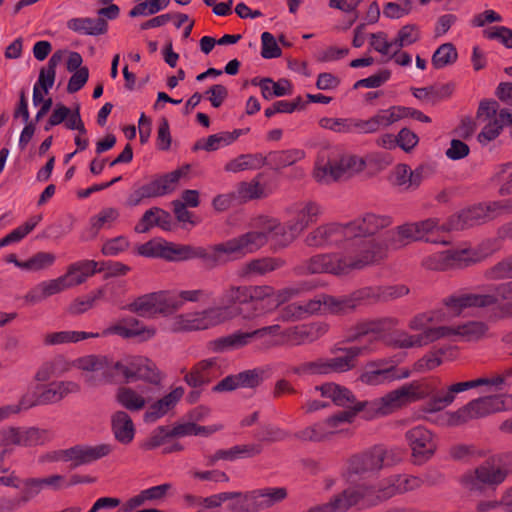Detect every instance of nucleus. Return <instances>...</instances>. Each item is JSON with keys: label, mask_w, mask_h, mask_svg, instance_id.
I'll use <instances>...</instances> for the list:
<instances>
[{"label": "nucleus", "mask_w": 512, "mask_h": 512, "mask_svg": "<svg viewBox=\"0 0 512 512\" xmlns=\"http://www.w3.org/2000/svg\"><path fill=\"white\" fill-rule=\"evenodd\" d=\"M229 137L226 136L225 132H220L217 134H213L208 136L207 139H200L192 147L194 152L198 150H205L207 152H212L218 150L222 146L229 145Z\"/></svg>", "instance_id": "13d9d810"}, {"label": "nucleus", "mask_w": 512, "mask_h": 512, "mask_svg": "<svg viewBox=\"0 0 512 512\" xmlns=\"http://www.w3.org/2000/svg\"><path fill=\"white\" fill-rule=\"evenodd\" d=\"M265 371L262 368H254L242 371L237 374L239 387L256 388L264 380Z\"/></svg>", "instance_id": "774afa93"}, {"label": "nucleus", "mask_w": 512, "mask_h": 512, "mask_svg": "<svg viewBox=\"0 0 512 512\" xmlns=\"http://www.w3.org/2000/svg\"><path fill=\"white\" fill-rule=\"evenodd\" d=\"M286 265V261L279 257H262L245 263L241 270L242 277L252 275L264 276Z\"/></svg>", "instance_id": "cd10ccee"}, {"label": "nucleus", "mask_w": 512, "mask_h": 512, "mask_svg": "<svg viewBox=\"0 0 512 512\" xmlns=\"http://www.w3.org/2000/svg\"><path fill=\"white\" fill-rule=\"evenodd\" d=\"M112 452L110 444H99L96 446L75 445L68 448L69 462L71 468L86 465L101 459Z\"/></svg>", "instance_id": "6ab92c4d"}, {"label": "nucleus", "mask_w": 512, "mask_h": 512, "mask_svg": "<svg viewBox=\"0 0 512 512\" xmlns=\"http://www.w3.org/2000/svg\"><path fill=\"white\" fill-rule=\"evenodd\" d=\"M98 333L78 332V331H60L48 333L43 338V343L46 346H53L65 343H76L88 338L98 337Z\"/></svg>", "instance_id": "58836bf2"}, {"label": "nucleus", "mask_w": 512, "mask_h": 512, "mask_svg": "<svg viewBox=\"0 0 512 512\" xmlns=\"http://www.w3.org/2000/svg\"><path fill=\"white\" fill-rule=\"evenodd\" d=\"M458 53L452 43L440 45L432 56V65L435 69H441L456 62Z\"/></svg>", "instance_id": "de8ad7c7"}, {"label": "nucleus", "mask_w": 512, "mask_h": 512, "mask_svg": "<svg viewBox=\"0 0 512 512\" xmlns=\"http://www.w3.org/2000/svg\"><path fill=\"white\" fill-rule=\"evenodd\" d=\"M507 476L505 470L490 464L481 465L474 473H466L461 478V483L472 492L482 493L485 485H498Z\"/></svg>", "instance_id": "4468645a"}, {"label": "nucleus", "mask_w": 512, "mask_h": 512, "mask_svg": "<svg viewBox=\"0 0 512 512\" xmlns=\"http://www.w3.org/2000/svg\"><path fill=\"white\" fill-rule=\"evenodd\" d=\"M444 354L445 350L443 349L429 351L414 363L413 370L415 372L424 373L435 369L442 364V356Z\"/></svg>", "instance_id": "6e6d98bb"}, {"label": "nucleus", "mask_w": 512, "mask_h": 512, "mask_svg": "<svg viewBox=\"0 0 512 512\" xmlns=\"http://www.w3.org/2000/svg\"><path fill=\"white\" fill-rule=\"evenodd\" d=\"M63 59V51L58 50L49 58L47 67L41 68L38 83L45 93L53 86L56 75V67Z\"/></svg>", "instance_id": "c03bdc74"}, {"label": "nucleus", "mask_w": 512, "mask_h": 512, "mask_svg": "<svg viewBox=\"0 0 512 512\" xmlns=\"http://www.w3.org/2000/svg\"><path fill=\"white\" fill-rule=\"evenodd\" d=\"M315 390L319 391L322 397L331 399L336 406L345 409H351V407L356 406L360 402L357 401L350 389L334 382H326L315 386Z\"/></svg>", "instance_id": "412c9836"}, {"label": "nucleus", "mask_w": 512, "mask_h": 512, "mask_svg": "<svg viewBox=\"0 0 512 512\" xmlns=\"http://www.w3.org/2000/svg\"><path fill=\"white\" fill-rule=\"evenodd\" d=\"M48 440V432L35 427L22 429L13 427L12 445L32 447L43 445Z\"/></svg>", "instance_id": "72a5a7b5"}, {"label": "nucleus", "mask_w": 512, "mask_h": 512, "mask_svg": "<svg viewBox=\"0 0 512 512\" xmlns=\"http://www.w3.org/2000/svg\"><path fill=\"white\" fill-rule=\"evenodd\" d=\"M247 299L246 286L231 285L221 295V307H235Z\"/></svg>", "instance_id": "bf43d9fd"}, {"label": "nucleus", "mask_w": 512, "mask_h": 512, "mask_svg": "<svg viewBox=\"0 0 512 512\" xmlns=\"http://www.w3.org/2000/svg\"><path fill=\"white\" fill-rule=\"evenodd\" d=\"M296 271L302 275L312 274H333L336 276L347 275L343 254L338 253H324L316 254L304 260Z\"/></svg>", "instance_id": "9b49d317"}, {"label": "nucleus", "mask_w": 512, "mask_h": 512, "mask_svg": "<svg viewBox=\"0 0 512 512\" xmlns=\"http://www.w3.org/2000/svg\"><path fill=\"white\" fill-rule=\"evenodd\" d=\"M305 287V284H300L296 287H285L279 290H275L273 288L270 311L277 309L279 306L288 302L290 299L300 295L305 290Z\"/></svg>", "instance_id": "052dcab7"}, {"label": "nucleus", "mask_w": 512, "mask_h": 512, "mask_svg": "<svg viewBox=\"0 0 512 512\" xmlns=\"http://www.w3.org/2000/svg\"><path fill=\"white\" fill-rule=\"evenodd\" d=\"M512 299V281L496 285L488 294H462L450 296L444 300V304L450 309L453 315H460L464 308L468 307H489L496 305L499 301Z\"/></svg>", "instance_id": "20e7f679"}, {"label": "nucleus", "mask_w": 512, "mask_h": 512, "mask_svg": "<svg viewBox=\"0 0 512 512\" xmlns=\"http://www.w3.org/2000/svg\"><path fill=\"white\" fill-rule=\"evenodd\" d=\"M262 503L265 505V510L273 507L274 505L284 501L288 496V491L285 487H267L259 489Z\"/></svg>", "instance_id": "69168bd1"}, {"label": "nucleus", "mask_w": 512, "mask_h": 512, "mask_svg": "<svg viewBox=\"0 0 512 512\" xmlns=\"http://www.w3.org/2000/svg\"><path fill=\"white\" fill-rule=\"evenodd\" d=\"M467 250H447L428 256L423 266L429 270L445 271L453 267H461L467 261Z\"/></svg>", "instance_id": "aec40b11"}, {"label": "nucleus", "mask_w": 512, "mask_h": 512, "mask_svg": "<svg viewBox=\"0 0 512 512\" xmlns=\"http://www.w3.org/2000/svg\"><path fill=\"white\" fill-rule=\"evenodd\" d=\"M286 86H290L289 81L282 79L278 82H274L271 78H262L259 81V87L263 98L270 100L273 97H281L289 94V89Z\"/></svg>", "instance_id": "49530a36"}, {"label": "nucleus", "mask_w": 512, "mask_h": 512, "mask_svg": "<svg viewBox=\"0 0 512 512\" xmlns=\"http://www.w3.org/2000/svg\"><path fill=\"white\" fill-rule=\"evenodd\" d=\"M280 325L275 324L256 329L251 332L236 331L229 335L216 338L207 343V349L214 353H223L229 350H236L249 345L254 339L266 335H276Z\"/></svg>", "instance_id": "423d86ee"}, {"label": "nucleus", "mask_w": 512, "mask_h": 512, "mask_svg": "<svg viewBox=\"0 0 512 512\" xmlns=\"http://www.w3.org/2000/svg\"><path fill=\"white\" fill-rule=\"evenodd\" d=\"M132 359L126 364L121 361L113 362L108 359V365L104 370L103 380L105 383H130L132 381Z\"/></svg>", "instance_id": "f704fd0d"}, {"label": "nucleus", "mask_w": 512, "mask_h": 512, "mask_svg": "<svg viewBox=\"0 0 512 512\" xmlns=\"http://www.w3.org/2000/svg\"><path fill=\"white\" fill-rule=\"evenodd\" d=\"M59 397L53 383L49 385H37L36 391L24 394L20 401V407L28 409L39 405H48L59 402Z\"/></svg>", "instance_id": "bb28decb"}, {"label": "nucleus", "mask_w": 512, "mask_h": 512, "mask_svg": "<svg viewBox=\"0 0 512 512\" xmlns=\"http://www.w3.org/2000/svg\"><path fill=\"white\" fill-rule=\"evenodd\" d=\"M353 251L343 254L347 273L375 265L388 255L390 246H394L395 233L386 231L379 237L352 239Z\"/></svg>", "instance_id": "f03ea898"}, {"label": "nucleus", "mask_w": 512, "mask_h": 512, "mask_svg": "<svg viewBox=\"0 0 512 512\" xmlns=\"http://www.w3.org/2000/svg\"><path fill=\"white\" fill-rule=\"evenodd\" d=\"M391 224L392 218L388 215L366 213L363 216L345 224L346 235L348 240L360 237L369 238L368 236L375 235L381 229H384Z\"/></svg>", "instance_id": "ddd939ff"}, {"label": "nucleus", "mask_w": 512, "mask_h": 512, "mask_svg": "<svg viewBox=\"0 0 512 512\" xmlns=\"http://www.w3.org/2000/svg\"><path fill=\"white\" fill-rule=\"evenodd\" d=\"M504 408V402L499 396H486L474 399L449 417L450 425H461L472 419L485 417Z\"/></svg>", "instance_id": "1a4fd4ad"}, {"label": "nucleus", "mask_w": 512, "mask_h": 512, "mask_svg": "<svg viewBox=\"0 0 512 512\" xmlns=\"http://www.w3.org/2000/svg\"><path fill=\"white\" fill-rule=\"evenodd\" d=\"M453 91V86L444 84L441 86L431 85L424 88H411L413 96L421 101L435 105L440 100L448 98Z\"/></svg>", "instance_id": "e433bc0d"}, {"label": "nucleus", "mask_w": 512, "mask_h": 512, "mask_svg": "<svg viewBox=\"0 0 512 512\" xmlns=\"http://www.w3.org/2000/svg\"><path fill=\"white\" fill-rule=\"evenodd\" d=\"M267 239L263 233L249 231L225 242L215 244V257L218 258L217 266L230 261V255L244 256L258 251L266 245Z\"/></svg>", "instance_id": "39448f33"}, {"label": "nucleus", "mask_w": 512, "mask_h": 512, "mask_svg": "<svg viewBox=\"0 0 512 512\" xmlns=\"http://www.w3.org/2000/svg\"><path fill=\"white\" fill-rule=\"evenodd\" d=\"M98 262L94 260H83L71 264L63 276H68L66 281L69 288L80 285L86 281L89 276L97 272Z\"/></svg>", "instance_id": "473e14b6"}, {"label": "nucleus", "mask_w": 512, "mask_h": 512, "mask_svg": "<svg viewBox=\"0 0 512 512\" xmlns=\"http://www.w3.org/2000/svg\"><path fill=\"white\" fill-rule=\"evenodd\" d=\"M290 372L298 376L326 375L324 358L319 357L313 361L292 366Z\"/></svg>", "instance_id": "4d7b16f0"}, {"label": "nucleus", "mask_w": 512, "mask_h": 512, "mask_svg": "<svg viewBox=\"0 0 512 512\" xmlns=\"http://www.w3.org/2000/svg\"><path fill=\"white\" fill-rule=\"evenodd\" d=\"M55 255L50 252H38L32 257L24 261L22 265L23 270L40 271L53 265L55 262Z\"/></svg>", "instance_id": "680f3d73"}, {"label": "nucleus", "mask_w": 512, "mask_h": 512, "mask_svg": "<svg viewBox=\"0 0 512 512\" xmlns=\"http://www.w3.org/2000/svg\"><path fill=\"white\" fill-rule=\"evenodd\" d=\"M226 310L225 322L235 317H241L244 320H252L259 316L263 311V306L257 305L250 299H246L245 302L235 307H220Z\"/></svg>", "instance_id": "79ce46f5"}, {"label": "nucleus", "mask_w": 512, "mask_h": 512, "mask_svg": "<svg viewBox=\"0 0 512 512\" xmlns=\"http://www.w3.org/2000/svg\"><path fill=\"white\" fill-rule=\"evenodd\" d=\"M326 375L333 373H345L356 367L353 356L324 358Z\"/></svg>", "instance_id": "338daca9"}, {"label": "nucleus", "mask_w": 512, "mask_h": 512, "mask_svg": "<svg viewBox=\"0 0 512 512\" xmlns=\"http://www.w3.org/2000/svg\"><path fill=\"white\" fill-rule=\"evenodd\" d=\"M427 392L418 382H411L393 390L371 403L359 402L351 409H345L324 420L326 428H336L342 423H352L357 413L363 411L368 405L377 415H387L409 403L424 399Z\"/></svg>", "instance_id": "f257e3e1"}, {"label": "nucleus", "mask_w": 512, "mask_h": 512, "mask_svg": "<svg viewBox=\"0 0 512 512\" xmlns=\"http://www.w3.org/2000/svg\"><path fill=\"white\" fill-rule=\"evenodd\" d=\"M505 125H507V122L505 119L501 120L500 110L498 116L490 120L478 134V142L482 145H487L489 142L495 140L500 135Z\"/></svg>", "instance_id": "864d4df0"}, {"label": "nucleus", "mask_w": 512, "mask_h": 512, "mask_svg": "<svg viewBox=\"0 0 512 512\" xmlns=\"http://www.w3.org/2000/svg\"><path fill=\"white\" fill-rule=\"evenodd\" d=\"M347 240L345 224L328 223L309 232L304 242L308 247L320 248L337 245Z\"/></svg>", "instance_id": "f3484780"}, {"label": "nucleus", "mask_w": 512, "mask_h": 512, "mask_svg": "<svg viewBox=\"0 0 512 512\" xmlns=\"http://www.w3.org/2000/svg\"><path fill=\"white\" fill-rule=\"evenodd\" d=\"M116 401L126 410L136 412L146 406V399L130 387H120L116 393Z\"/></svg>", "instance_id": "a19ab883"}, {"label": "nucleus", "mask_w": 512, "mask_h": 512, "mask_svg": "<svg viewBox=\"0 0 512 512\" xmlns=\"http://www.w3.org/2000/svg\"><path fill=\"white\" fill-rule=\"evenodd\" d=\"M321 214V207L314 201L300 203L295 209V217L287 224L291 236L281 242V247L287 246L296 236L303 232L311 224L317 222Z\"/></svg>", "instance_id": "dca6fc26"}, {"label": "nucleus", "mask_w": 512, "mask_h": 512, "mask_svg": "<svg viewBox=\"0 0 512 512\" xmlns=\"http://www.w3.org/2000/svg\"><path fill=\"white\" fill-rule=\"evenodd\" d=\"M381 458L376 453L375 448L351 457L349 461L348 471L350 474L358 476H366L378 472L382 469Z\"/></svg>", "instance_id": "b1692460"}, {"label": "nucleus", "mask_w": 512, "mask_h": 512, "mask_svg": "<svg viewBox=\"0 0 512 512\" xmlns=\"http://www.w3.org/2000/svg\"><path fill=\"white\" fill-rule=\"evenodd\" d=\"M111 429L115 439L121 444L131 443L135 436V427L129 414L119 410L111 416Z\"/></svg>", "instance_id": "a878e982"}, {"label": "nucleus", "mask_w": 512, "mask_h": 512, "mask_svg": "<svg viewBox=\"0 0 512 512\" xmlns=\"http://www.w3.org/2000/svg\"><path fill=\"white\" fill-rule=\"evenodd\" d=\"M132 381L144 380L151 384H159L161 377L156 365L147 358L132 359Z\"/></svg>", "instance_id": "c9c22d12"}, {"label": "nucleus", "mask_w": 512, "mask_h": 512, "mask_svg": "<svg viewBox=\"0 0 512 512\" xmlns=\"http://www.w3.org/2000/svg\"><path fill=\"white\" fill-rule=\"evenodd\" d=\"M157 313L171 314L182 306V300L178 295H173L166 292L156 293Z\"/></svg>", "instance_id": "e2e57ef3"}, {"label": "nucleus", "mask_w": 512, "mask_h": 512, "mask_svg": "<svg viewBox=\"0 0 512 512\" xmlns=\"http://www.w3.org/2000/svg\"><path fill=\"white\" fill-rule=\"evenodd\" d=\"M156 331L154 328L150 327H141V328H128L121 321L118 324H115L109 328H107L103 334H117L125 339L129 338H139L142 341L148 340L155 335Z\"/></svg>", "instance_id": "37998d69"}, {"label": "nucleus", "mask_w": 512, "mask_h": 512, "mask_svg": "<svg viewBox=\"0 0 512 512\" xmlns=\"http://www.w3.org/2000/svg\"><path fill=\"white\" fill-rule=\"evenodd\" d=\"M263 174L259 173L251 182H240L237 187L238 196L244 201L266 197L264 187L260 183Z\"/></svg>", "instance_id": "a18cd8bd"}, {"label": "nucleus", "mask_w": 512, "mask_h": 512, "mask_svg": "<svg viewBox=\"0 0 512 512\" xmlns=\"http://www.w3.org/2000/svg\"><path fill=\"white\" fill-rule=\"evenodd\" d=\"M421 485L422 480L416 476H393L388 480V484L386 486H381L382 499L386 501L396 494L415 490Z\"/></svg>", "instance_id": "2f4dec72"}, {"label": "nucleus", "mask_w": 512, "mask_h": 512, "mask_svg": "<svg viewBox=\"0 0 512 512\" xmlns=\"http://www.w3.org/2000/svg\"><path fill=\"white\" fill-rule=\"evenodd\" d=\"M156 293H150L138 297L134 302L127 305V309L140 316H147L157 313Z\"/></svg>", "instance_id": "8fccbe9b"}, {"label": "nucleus", "mask_w": 512, "mask_h": 512, "mask_svg": "<svg viewBox=\"0 0 512 512\" xmlns=\"http://www.w3.org/2000/svg\"><path fill=\"white\" fill-rule=\"evenodd\" d=\"M348 497L352 507L358 506L359 509L371 508L384 501L381 487L375 488L367 485L348 487Z\"/></svg>", "instance_id": "4be33fe9"}, {"label": "nucleus", "mask_w": 512, "mask_h": 512, "mask_svg": "<svg viewBox=\"0 0 512 512\" xmlns=\"http://www.w3.org/2000/svg\"><path fill=\"white\" fill-rule=\"evenodd\" d=\"M387 363L388 361L385 359L368 362L366 365L367 369L359 376V380L367 385H379L385 381L395 380V366L376 369V367L386 365Z\"/></svg>", "instance_id": "393cba45"}, {"label": "nucleus", "mask_w": 512, "mask_h": 512, "mask_svg": "<svg viewBox=\"0 0 512 512\" xmlns=\"http://www.w3.org/2000/svg\"><path fill=\"white\" fill-rule=\"evenodd\" d=\"M366 166L365 161L357 156H345L339 161L328 162L314 172L317 182L328 184L343 178H350L355 173L361 172Z\"/></svg>", "instance_id": "6e6552de"}, {"label": "nucleus", "mask_w": 512, "mask_h": 512, "mask_svg": "<svg viewBox=\"0 0 512 512\" xmlns=\"http://www.w3.org/2000/svg\"><path fill=\"white\" fill-rule=\"evenodd\" d=\"M184 395V388L177 387L163 398L154 402L144 413V421L153 423L172 410Z\"/></svg>", "instance_id": "5701e85b"}, {"label": "nucleus", "mask_w": 512, "mask_h": 512, "mask_svg": "<svg viewBox=\"0 0 512 512\" xmlns=\"http://www.w3.org/2000/svg\"><path fill=\"white\" fill-rule=\"evenodd\" d=\"M463 391L464 390L461 382L452 384L449 386L446 392H439L430 399V409L432 411L442 410L454 401L455 394Z\"/></svg>", "instance_id": "603ef678"}, {"label": "nucleus", "mask_w": 512, "mask_h": 512, "mask_svg": "<svg viewBox=\"0 0 512 512\" xmlns=\"http://www.w3.org/2000/svg\"><path fill=\"white\" fill-rule=\"evenodd\" d=\"M498 207L499 205L497 203L491 202L488 204L474 205L450 216L443 227L448 231H459L485 223L496 216Z\"/></svg>", "instance_id": "0eeeda50"}, {"label": "nucleus", "mask_w": 512, "mask_h": 512, "mask_svg": "<svg viewBox=\"0 0 512 512\" xmlns=\"http://www.w3.org/2000/svg\"><path fill=\"white\" fill-rule=\"evenodd\" d=\"M398 325V320L394 317H381L374 319H364L353 325L346 336V343H354L361 340L369 334H381L390 331Z\"/></svg>", "instance_id": "a211bd4d"}, {"label": "nucleus", "mask_w": 512, "mask_h": 512, "mask_svg": "<svg viewBox=\"0 0 512 512\" xmlns=\"http://www.w3.org/2000/svg\"><path fill=\"white\" fill-rule=\"evenodd\" d=\"M254 227L258 233H263L268 241H275L281 246L286 238V229L278 219L266 215H260L254 219Z\"/></svg>", "instance_id": "c756f323"}, {"label": "nucleus", "mask_w": 512, "mask_h": 512, "mask_svg": "<svg viewBox=\"0 0 512 512\" xmlns=\"http://www.w3.org/2000/svg\"><path fill=\"white\" fill-rule=\"evenodd\" d=\"M323 302L324 310L336 315H345L354 312L357 308L351 293L340 297L326 294Z\"/></svg>", "instance_id": "ea45409f"}, {"label": "nucleus", "mask_w": 512, "mask_h": 512, "mask_svg": "<svg viewBox=\"0 0 512 512\" xmlns=\"http://www.w3.org/2000/svg\"><path fill=\"white\" fill-rule=\"evenodd\" d=\"M351 294L356 307L362 304L384 302L383 287H363Z\"/></svg>", "instance_id": "3c124183"}, {"label": "nucleus", "mask_w": 512, "mask_h": 512, "mask_svg": "<svg viewBox=\"0 0 512 512\" xmlns=\"http://www.w3.org/2000/svg\"><path fill=\"white\" fill-rule=\"evenodd\" d=\"M304 155V151L300 149L271 151L264 156L265 166H269L274 171L279 172L303 159Z\"/></svg>", "instance_id": "c85d7f7f"}, {"label": "nucleus", "mask_w": 512, "mask_h": 512, "mask_svg": "<svg viewBox=\"0 0 512 512\" xmlns=\"http://www.w3.org/2000/svg\"><path fill=\"white\" fill-rule=\"evenodd\" d=\"M405 438L412 450L415 464L427 461L436 450L432 433L423 426L411 428L406 432Z\"/></svg>", "instance_id": "2eb2a0df"}, {"label": "nucleus", "mask_w": 512, "mask_h": 512, "mask_svg": "<svg viewBox=\"0 0 512 512\" xmlns=\"http://www.w3.org/2000/svg\"><path fill=\"white\" fill-rule=\"evenodd\" d=\"M264 155L261 153L255 154H241L235 159H232L225 165L227 172H240L244 170H256L265 166Z\"/></svg>", "instance_id": "4c0bfd02"}, {"label": "nucleus", "mask_w": 512, "mask_h": 512, "mask_svg": "<svg viewBox=\"0 0 512 512\" xmlns=\"http://www.w3.org/2000/svg\"><path fill=\"white\" fill-rule=\"evenodd\" d=\"M168 0H146L135 5L129 12L130 17L148 16L158 13L168 6Z\"/></svg>", "instance_id": "0e129e2a"}, {"label": "nucleus", "mask_w": 512, "mask_h": 512, "mask_svg": "<svg viewBox=\"0 0 512 512\" xmlns=\"http://www.w3.org/2000/svg\"><path fill=\"white\" fill-rule=\"evenodd\" d=\"M196 258L201 259L207 269L217 267L218 258L215 257L214 245L206 249L200 246L164 242L163 259L166 261L180 262Z\"/></svg>", "instance_id": "9d476101"}, {"label": "nucleus", "mask_w": 512, "mask_h": 512, "mask_svg": "<svg viewBox=\"0 0 512 512\" xmlns=\"http://www.w3.org/2000/svg\"><path fill=\"white\" fill-rule=\"evenodd\" d=\"M182 175L183 171L181 169H176L169 173L151 177L147 183L133 189L126 199V206L136 207L146 199L158 198L171 194L175 191Z\"/></svg>", "instance_id": "7ed1b4c3"}, {"label": "nucleus", "mask_w": 512, "mask_h": 512, "mask_svg": "<svg viewBox=\"0 0 512 512\" xmlns=\"http://www.w3.org/2000/svg\"><path fill=\"white\" fill-rule=\"evenodd\" d=\"M453 330V335L460 336L466 341H475L486 334L488 327L483 322L471 321L463 325L453 327Z\"/></svg>", "instance_id": "09e8293b"}, {"label": "nucleus", "mask_w": 512, "mask_h": 512, "mask_svg": "<svg viewBox=\"0 0 512 512\" xmlns=\"http://www.w3.org/2000/svg\"><path fill=\"white\" fill-rule=\"evenodd\" d=\"M334 432L326 428L324 422L316 423L295 433V437L301 441L320 442Z\"/></svg>", "instance_id": "5fc2aeb1"}, {"label": "nucleus", "mask_w": 512, "mask_h": 512, "mask_svg": "<svg viewBox=\"0 0 512 512\" xmlns=\"http://www.w3.org/2000/svg\"><path fill=\"white\" fill-rule=\"evenodd\" d=\"M226 310L220 307H210L201 312L180 315L176 324L186 331L205 330L225 322Z\"/></svg>", "instance_id": "f8f14e48"}, {"label": "nucleus", "mask_w": 512, "mask_h": 512, "mask_svg": "<svg viewBox=\"0 0 512 512\" xmlns=\"http://www.w3.org/2000/svg\"><path fill=\"white\" fill-rule=\"evenodd\" d=\"M67 28L80 34L98 36L108 30V23L104 18H72L67 21Z\"/></svg>", "instance_id": "7c9ffc66"}]
</instances>
